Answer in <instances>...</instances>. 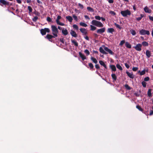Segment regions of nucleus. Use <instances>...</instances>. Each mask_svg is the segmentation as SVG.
<instances>
[{
	"label": "nucleus",
	"instance_id": "63",
	"mask_svg": "<svg viewBox=\"0 0 153 153\" xmlns=\"http://www.w3.org/2000/svg\"><path fill=\"white\" fill-rule=\"evenodd\" d=\"M17 2L19 4H21L22 1L21 0H16Z\"/></svg>",
	"mask_w": 153,
	"mask_h": 153
},
{
	"label": "nucleus",
	"instance_id": "31",
	"mask_svg": "<svg viewBox=\"0 0 153 153\" xmlns=\"http://www.w3.org/2000/svg\"><path fill=\"white\" fill-rule=\"evenodd\" d=\"M136 108L138 109L139 111H143V109L141 108V107L139 105H137L136 106Z\"/></svg>",
	"mask_w": 153,
	"mask_h": 153
},
{
	"label": "nucleus",
	"instance_id": "60",
	"mask_svg": "<svg viewBox=\"0 0 153 153\" xmlns=\"http://www.w3.org/2000/svg\"><path fill=\"white\" fill-rule=\"evenodd\" d=\"M142 19V18H141V17H139L136 18V19L138 21H140Z\"/></svg>",
	"mask_w": 153,
	"mask_h": 153
},
{
	"label": "nucleus",
	"instance_id": "2",
	"mask_svg": "<svg viewBox=\"0 0 153 153\" xmlns=\"http://www.w3.org/2000/svg\"><path fill=\"white\" fill-rule=\"evenodd\" d=\"M51 28L52 31V34L55 37H57V34L59 33V30L57 27L54 25H52L51 26Z\"/></svg>",
	"mask_w": 153,
	"mask_h": 153
},
{
	"label": "nucleus",
	"instance_id": "61",
	"mask_svg": "<svg viewBox=\"0 0 153 153\" xmlns=\"http://www.w3.org/2000/svg\"><path fill=\"white\" fill-rule=\"evenodd\" d=\"M85 38L87 40L89 41V37L87 36H86L85 37Z\"/></svg>",
	"mask_w": 153,
	"mask_h": 153
},
{
	"label": "nucleus",
	"instance_id": "1",
	"mask_svg": "<svg viewBox=\"0 0 153 153\" xmlns=\"http://www.w3.org/2000/svg\"><path fill=\"white\" fill-rule=\"evenodd\" d=\"M91 23L92 25L98 27H103L104 26L103 25L101 22L95 20H93Z\"/></svg>",
	"mask_w": 153,
	"mask_h": 153
},
{
	"label": "nucleus",
	"instance_id": "42",
	"mask_svg": "<svg viewBox=\"0 0 153 153\" xmlns=\"http://www.w3.org/2000/svg\"><path fill=\"white\" fill-rule=\"evenodd\" d=\"M84 52L87 55H88L90 54V53L89 51L87 49L85 50Z\"/></svg>",
	"mask_w": 153,
	"mask_h": 153
},
{
	"label": "nucleus",
	"instance_id": "45",
	"mask_svg": "<svg viewBox=\"0 0 153 153\" xmlns=\"http://www.w3.org/2000/svg\"><path fill=\"white\" fill-rule=\"evenodd\" d=\"M29 11V13H31L32 12V9L31 7L30 6H28L27 7Z\"/></svg>",
	"mask_w": 153,
	"mask_h": 153
},
{
	"label": "nucleus",
	"instance_id": "58",
	"mask_svg": "<svg viewBox=\"0 0 153 153\" xmlns=\"http://www.w3.org/2000/svg\"><path fill=\"white\" fill-rule=\"evenodd\" d=\"M108 2L109 3L112 4L114 2L113 0H108Z\"/></svg>",
	"mask_w": 153,
	"mask_h": 153
},
{
	"label": "nucleus",
	"instance_id": "59",
	"mask_svg": "<svg viewBox=\"0 0 153 153\" xmlns=\"http://www.w3.org/2000/svg\"><path fill=\"white\" fill-rule=\"evenodd\" d=\"M93 35L95 38H97L98 37V35L97 33H94L93 34Z\"/></svg>",
	"mask_w": 153,
	"mask_h": 153
},
{
	"label": "nucleus",
	"instance_id": "40",
	"mask_svg": "<svg viewBox=\"0 0 153 153\" xmlns=\"http://www.w3.org/2000/svg\"><path fill=\"white\" fill-rule=\"evenodd\" d=\"M141 83L143 87L146 88V82L143 81Z\"/></svg>",
	"mask_w": 153,
	"mask_h": 153
},
{
	"label": "nucleus",
	"instance_id": "15",
	"mask_svg": "<svg viewBox=\"0 0 153 153\" xmlns=\"http://www.w3.org/2000/svg\"><path fill=\"white\" fill-rule=\"evenodd\" d=\"M126 73L128 76L130 78L133 79L134 78V76L133 75V73H131L127 71H126Z\"/></svg>",
	"mask_w": 153,
	"mask_h": 153
},
{
	"label": "nucleus",
	"instance_id": "37",
	"mask_svg": "<svg viewBox=\"0 0 153 153\" xmlns=\"http://www.w3.org/2000/svg\"><path fill=\"white\" fill-rule=\"evenodd\" d=\"M73 27L74 29H75L76 30H78L79 29L78 26L74 24L73 25Z\"/></svg>",
	"mask_w": 153,
	"mask_h": 153
},
{
	"label": "nucleus",
	"instance_id": "18",
	"mask_svg": "<svg viewBox=\"0 0 153 153\" xmlns=\"http://www.w3.org/2000/svg\"><path fill=\"white\" fill-rule=\"evenodd\" d=\"M110 68L111 69L112 71H116V67L114 65H110Z\"/></svg>",
	"mask_w": 153,
	"mask_h": 153
},
{
	"label": "nucleus",
	"instance_id": "16",
	"mask_svg": "<svg viewBox=\"0 0 153 153\" xmlns=\"http://www.w3.org/2000/svg\"><path fill=\"white\" fill-rule=\"evenodd\" d=\"M145 12L146 13H150L151 12V10L149 9L147 6L145 7L144 8Z\"/></svg>",
	"mask_w": 153,
	"mask_h": 153
},
{
	"label": "nucleus",
	"instance_id": "8",
	"mask_svg": "<svg viewBox=\"0 0 153 153\" xmlns=\"http://www.w3.org/2000/svg\"><path fill=\"white\" fill-rule=\"evenodd\" d=\"M142 44L139 43L137 44L136 46L133 47V48H134L137 51H140L142 50Z\"/></svg>",
	"mask_w": 153,
	"mask_h": 153
},
{
	"label": "nucleus",
	"instance_id": "19",
	"mask_svg": "<svg viewBox=\"0 0 153 153\" xmlns=\"http://www.w3.org/2000/svg\"><path fill=\"white\" fill-rule=\"evenodd\" d=\"M99 63L100 65L103 66L105 68H107V67L106 65L105 64L104 62L102 60H100L99 61Z\"/></svg>",
	"mask_w": 153,
	"mask_h": 153
},
{
	"label": "nucleus",
	"instance_id": "29",
	"mask_svg": "<svg viewBox=\"0 0 153 153\" xmlns=\"http://www.w3.org/2000/svg\"><path fill=\"white\" fill-rule=\"evenodd\" d=\"M138 73H140V75H143L145 74L146 70L145 69H144L141 71H138Z\"/></svg>",
	"mask_w": 153,
	"mask_h": 153
},
{
	"label": "nucleus",
	"instance_id": "62",
	"mask_svg": "<svg viewBox=\"0 0 153 153\" xmlns=\"http://www.w3.org/2000/svg\"><path fill=\"white\" fill-rule=\"evenodd\" d=\"M153 115V110H151L150 111V113H149V115Z\"/></svg>",
	"mask_w": 153,
	"mask_h": 153
},
{
	"label": "nucleus",
	"instance_id": "11",
	"mask_svg": "<svg viewBox=\"0 0 153 153\" xmlns=\"http://www.w3.org/2000/svg\"><path fill=\"white\" fill-rule=\"evenodd\" d=\"M105 30V27H103L102 28L98 29L97 31V33L101 34L103 33Z\"/></svg>",
	"mask_w": 153,
	"mask_h": 153
},
{
	"label": "nucleus",
	"instance_id": "43",
	"mask_svg": "<svg viewBox=\"0 0 153 153\" xmlns=\"http://www.w3.org/2000/svg\"><path fill=\"white\" fill-rule=\"evenodd\" d=\"M125 43V40H122L121 41V42L119 44V45H120L121 46H122Z\"/></svg>",
	"mask_w": 153,
	"mask_h": 153
},
{
	"label": "nucleus",
	"instance_id": "21",
	"mask_svg": "<svg viewBox=\"0 0 153 153\" xmlns=\"http://www.w3.org/2000/svg\"><path fill=\"white\" fill-rule=\"evenodd\" d=\"M71 42L73 43L74 45L76 47H77L78 46V43L74 40L71 39Z\"/></svg>",
	"mask_w": 153,
	"mask_h": 153
},
{
	"label": "nucleus",
	"instance_id": "7",
	"mask_svg": "<svg viewBox=\"0 0 153 153\" xmlns=\"http://www.w3.org/2000/svg\"><path fill=\"white\" fill-rule=\"evenodd\" d=\"M3 5L5 6H9V3L5 0H0V5L3 6Z\"/></svg>",
	"mask_w": 153,
	"mask_h": 153
},
{
	"label": "nucleus",
	"instance_id": "36",
	"mask_svg": "<svg viewBox=\"0 0 153 153\" xmlns=\"http://www.w3.org/2000/svg\"><path fill=\"white\" fill-rule=\"evenodd\" d=\"M87 9L89 11L91 12L94 11V10L93 8L91 7H87Z\"/></svg>",
	"mask_w": 153,
	"mask_h": 153
},
{
	"label": "nucleus",
	"instance_id": "28",
	"mask_svg": "<svg viewBox=\"0 0 153 153\" xmlns=\"http://www.w3.org/2000/svg\"><path fill=\"white\" fill-rule=\"evenodd\" d=\"M142 45L144 46H147L149 45V44L146 42L144 41L142 42Z\"/></svg>",
	"mask_w": 153,
	"mask_h": 153
},
{
	"label": "nucleus",
	"instance_id": "4",
	"mask_svg": "<svg viewBox=\"0 0 153 153\" xmlns=\"http://www.w3.org/2000/svg\"><path fill=\"white\" fill-rule=\"evenodd\" d=\"M40 31L41 34L43 36L45 35L47 32L49 33L50 32V30L48 28H45L44 29H41L40 30Z\"/></svg>",
	"mask_w": 153,
	"mask_h": 153
},
{
	"label": "nucleus",
	"instance_id": "50",
	"mask_svg": "<svg viewBox=\"0 0 153 153\" xmlns=\"http://www.w3.org/2000/svg\"><path fill=\"white\" fill-rule=\"evenodd\" d=\"M57 24V25H61V26H64L65 25V24L64 23H62V22H58L57 23H56Z\"/></svg>",
	"mask_w": 153,
	"mask_h": 153
},
{
	"label": "nucleus",
	"instance_id": "44",
	"mask_svg": "<svg viewBox=\"0 0 153 153\" xmlns=\"http://www.w3.org/2000/svg\"><path fill=\"white\" fill-rule=\"evenodd\" d=\"M114 25L117 28L119 29H121L122 27L120 26L119 25L116 24V23L114 24Z\"/></svg>",
	"mask_w": 153,
	"mask_h": 153
},
{
	"label": "nucleus",
	"instance_id": "9",
	"mask_svg": "<svg viewBox=\"0 0 153 153\" xmlns=\"http://www.w3.org/2000/svg\"><path fill=\"white\" fill-rule=\"evenodd\" d=\"M104 50L108 52L109 54L111 55H114V53L113 51L110 49H109L108 47L104 46Z\"/></svg>",
	"mask_w": 153,
	"mask_h": 153
},
{
	"label": "nucleus",
	"instance_id": "3",
	"mask_svg": "<svg viewBox=\"0 0 153 153\" xmlns=\"http://www.w3.org/2000/svg\"><path fill=\"white\" fill-rule=\"evenodd\" d=\"M120 13L123 17H126L127 15H130L131 14V12L128 10H127L125 11H121Z\"/></svg>",
	"mask_w": 153,
	"mask_h": 153
},
{
	"label": "nucleus",
	"instance_id": "46",
	"mask_svg": "<svg viewBox=\"0 0 153 153\" xmlns=\"http://www.w3.org/2000/svg\"><path fill=\"white\" fill-rule=\"evenodd\" d=\"M73 17L74 19L76 22L78 21V18L77 16H76L75 15H73Z\"/></svg>",
	"mask_w": 153,
	"mask_h": 153
},
{
	"label": "nucleus",
	"instance_id": "56",
	"mask_svg": "<svg viewBox=\"0 0 153 153\" xmlns=\"http://www.w3.org/2000/svg\"><path fill=\"white\" fill-rule=\"evenodd\" d=\"M125 66L126 67V68H127V69H128L129 68V66L127 63H125Z\"/></svg>",
	"mask_w": 153,
	"mask_h": 153
},
{
	"label": "nucleus",
	"instance_id": "33",
	"mask_svg": "<svg viewBox=\"0 0 153 153\" xmlns=\"http://www.w3.org/2000/svg\"><path fill=\"white\" fill-rule=\"evenodd\" d=\"M124 87L126 88L128 90H129L131 89V87L127 84H125L124 85Z\"/></svg>",
	"mask_w": 153,
	"mask_h": 153
},
{
	"label": "nucleus",
	"instance_id": "25",
	"mask_svg": "<svg viewBox=\"0 0 153 153\" xmlns=\"http://www.w3.org/2000/svg\"><path fill=\"white\" fill-rule=\"evenodd\" d=\"M62 33L65 35H66L68 33V30L66 29H65V30H62Z\"/></svg>",
	"mask_w": 153,
	"mask_h": 153
},
{
	"label": "nucleus",
	"instance_id": "10",
	"mask_svg": "<svg viewBox=\"0 0 153 153\" xmlns=\"http://www.w3.org/2000/svg\"><path fill=\"white\" fill-rule=\"evenodd\" d=\"M80 30L83 35H86L88 33L87 30L84 28H80Z\"/></svg>",
	"mask_w": 153,
	"mask_h": 153
},
{
	"label": "nucleus",
	"instance_id": "12",
	"mask_svg": "<svg viewBox=\"0 0 153 153\" xmlns=\"http://www.w3.org/2000/svg\"><path fill=\"white\" fill-rule=\"evenodd\" d=\"M104 46H102L104 48ZM104 50V49H103L102 47H100L99 48V51L100 53H101L105 54H108L106 52H105Z\"/></svg>",
	"mask_w": 153,
	"mask_h": 153
},
{
	"label": "nucleus",
	"instance_id": "55",
	"mask_svg": "<svg viewBox=\"0 0 153 153\" xmlns=\"http://www.w3.org/2000/svg\"><path fill=\"white\" fill-rule=\"evenodd\" d=\"M95 68L97 69H100V67L98 64H96L95 65Z\"/></svg>",
	"mask_w": 153,
	"mask_h": 153
},
{
	"label": "nucleus",
	"instance_id": "22",
	"mask_svg": "<svg viewBox=\"0 0 153 153\" xmlns=\"http://www.w3.org/2000/svg\"><path fill=\"white\" fill-rule=\"evenodd\" d=\"M125 46L127 48H131V45L128 42H125Z\"/></svg>",
	"mask_w": 153,
	"mask_h": 153
},
{
	"label": "nucleus",
	"instance_id": "23",
	"mask_svg": "<svg viewBox=\"0 0 153 153\" xmlns=\"http://www.w3.org/2000/svg\"><path fill=\"white\" fill-rule=\"evenodd\" d=\"M91 59L92 61L95 64H97L98 62L97 60L96 59L93 57H91Z\"/></svg>",
	"mask_w": 153,
	"mask_h": 153
},
{
	"label": "nucleus",
	"instance_id": "24",
	"mask_svg": "<svg viewBox=\"0 0 153 153\" xmlns=\"http://www.w3.org/2000/svg\"><path fill=\"white\" fill-rule=\"evenodd\" d=\"M66 19L68 20L70 22H72L73 20L72 17L70 16H67L66 17Z\"/></svg>",
	"mask_w": 153,
	"mask_h": 153
},
{
	"label": "nucleus",
	"instance_id": "53",
	"mask_svg": "<svg viewBox=\"0 0 153 153\" xmlns=\"http://www.w3.org/2000/svg\"><path fill=\"white\" fill-rule=\"evenodd\" d=\"M59 40L63 44L64 43V39L63 38H60L59 39Z\"/></svg>",
	"mask_w": 153,
	"mask_h": 153
},
{
	"label": "nucleus",
	"instance_id": "27",
	"mask_svg": "<svg viewBox=\"0 0 153 153\" xmlns=\"http://www.w3.org/2000/svg\"><path fill=\"white\" fill-rule=\"evenodd\" d=\"M111 76L113 79L114 81H116L117 79V77L115 74H112L111 75Z\"/></svg>",
	"mask_w": 153,
	"mask_h": 153
},
{
	"label": "nucleus",
	"instance_id": "48",
	"mask_svg": "<svg viewBox=\"0 0 153 153\" xmlns=\"http://www.w3.org/2000/svg\"><path fill=\"white\" fill-rule=\"evenodd\" d=\"M109 13L114 16L116 15V13L114 11L111 10L109 11Z\"/></svg>",
	"mask_w": 153,
	"mask_h": 153
},
{
	"label": "nucleus",
	"instance_id": "41",
	"mask_svg": "<svg viewBox=\"0 0 153 153\" xmlns=\"http://www.w3.org/2000/svg\"><path fill=\"white\" fill-rule=\"evenodd\" d=\"M78 5L79 7L81 9H83L84 8V6L82 4L80 3H78Z\"/></svg>",
	"mask_w": 153,
	"mask_h": 153
},
{
	"label": "nucleus",
	"instance_id": "51",
	"mask_svg": "<svg viewBox=\"0 0 153 153\" xmlns=\"http://www.w3.org/2000/svg\"><path fill=\"white\" fill-rule=\"evenodd\" d=\"M138 69V67H133V68H132V70L133 71H136Z\"/></svg>",
	"mask_w": 153,
	"mask_h": 153
},
{
	"label": "nucleus",
	"instance_id": "30",
	"mask_svg": "<svg viewBox=\"0 0 153 153\" xmlns=\"http://www.w3.org/2000/svg\"><path fill=\"white\" fill-rule=\"evenodd\" d=\"M91 29L90 30L92 31H94L97 29V27L92 25H90Z\"/></svg>",
	"mask_w": 153,
	"mask_h": 153
},
{
	"label": "nucleus",
	"instance_id": "54",
	"mask_svg": "<svg viewBox=\"0 0 153 153\" xmlns=\"http://www.w3.org/2000/svg\"><path fill=\"white\" fill-rule=\"evenodd\" d=\"M47 20L48 22H51L52 21L51 19L49 17H47Z\"/></svg>",
	"mask_w": 153,
	"mask_h": 153
},
{
	"label": "nucleus",
	"instance_id": "14",
	"mask_svg": "<svg viewBox=\"0 0 153 153\" xmlns=\"http://www.w3.org/2000/svg\"><path fill=\"white\" fill-rule=\"evenodd\" d=\"M151 52L149 50H147L146 51V54L147 57L148 58H149L151 56Z\"/></svg>",
	"mask_w": 153,
	"mask_h": 153
},
{
	"label": "nucleus",
	"instance_id": "52",
	"mask_svg": "<svg viewBox=\"0 0 153 153\" xmlns=\"http://www.w3.org/2000/svg\"><path fill=\"white\" fill-rule=\"evenodd\" d=\"M149 80V77H146L144 78L145 81H148Z\"/></svg>",
	"mask_w": 153,
	"mask_h": 153
},
{
	"label": "nucleus",
	"instance_id": "26",
	"mask_svg": "<svg viewBox=\"0 0 153 153\" xmlns=\"http://www.w3.org/2000/svg\"><path fill=\"white\" fill-rule=\"evenodd\" d=\"M151 91V89H149L147 92L148 95L149 97H151L152 96Z\"/></svg>",
	"mask_w": 153,
	"mask_h": 153
},
{
	"label": "nucleus",
	"instance_id": "20",
	"mask_svg": "<svg viewBox=\"0 0 153 153\" xmlns=\"http://www.w3.org/2000/svg\"><path fill=\"white\" fill-rule=\"evenodd\" d=\"M114 31V30L113 28H108L107 30V32L110 33L111 34L113 33Z\"/></svg>",
	"mask_w": 153,
	"mask_h": 153
},
{
	"label": "nucleus",
	"instance_id": "57",
	"mask_svg": "<svg viewBox=\"0 0 153 153\" xmlns=\"http://www.w3.org/2000/svg\"><path fill=\"white\" fill-rule=\"evenodd\" d=\"M149 19L150 20L153 21V17L151 16H149Z\"/></svg>",
	"mask_w": 153,
	"mask_h": 153
},
{
	"label": "nucleus",
	"instance_id": "34",
	"mask_svg": "<svg viewBox=\"0 0 153 153\" xmlns=\"http://www.w3.org/2000/svg\"><path fill=\"white\" fill-rule=\"evenodd\" d=\"M116 67H117V68L118 69H119L121 71H122L123 70V68H122V67L120 65H119V64H117L116 65Z\"/></svg>",
	"mask_w": 153,
	"mask_h": 153
},
{
	"label": "nucleus",
	"instance_id": "64",
	"mask_svg": "<svg viewBox=\"0 0 153 153\" xmlns=\"http://www.w3.org/2000/svg\"><path fill=\"white\" fill-rule=\"evenodd\" d=\"M84 17H85V18L86 19H89V18L88 16L87 15L85 16Z\"/></svg>",
	"mask_w": 153,
	"mask_h": 153
},
{
	"label": "nucleus",
	"instance_id": "38",
	"mask_svg": "<svg viewBox=\"0 0 153 153\" xmlns=\"http://www.w3.org/2000/svg\"><path fill=\"white\" fill-rule=\"evenodd\" d=\"M88 65L90 69H93L94 68V66L91 63H90L88 64Z\"/></svg>",
	"mask_w": 153,
	"mask_h": 153
},
{
	"label": "nucleus",
	"instance_id": "5",
	"mask_svg": "<svg viewBox=\"0 0 153 153\" xmlns=\"http://www.w3.org/2000/svg\"><path fill=\"white\" fill-rule=\"evenodd\" d=\"M139 33L141 35H145L146 34L149 35L150 34V32L149 30H146L143 29H142L140 30Z\"/></svg>",
	"mask_w": 153,
	"mask_h": 153
},
{
	"label": "nucleus",
	"instance_id": "6",
	"mask_svg": "<svg viewBox=\"0 0 153 153\" xmlns=\"http://www.w3.org/2000/svg\"><path fill=\"white\" fill-rule=\"evenodd\" d=\"M55 37L54 35L53 36L50 34H47L45 38L48 39L49 41L53 42V41L52 40V38H54Z\"/></svg>",
	"mask_w": 153,
	"mask_h": 153
},
{
	"label": "nucleus",
	"instance_id": "49",
	"mask_svg": "<svg viewBox=\"0 0 153 153\" xmlns=\"http://www.w3.org/2000/svg\"><path fill=\"white\" fill-rule=\"evenodd\" d=\"M95 19L97 20H100L101 19V18L99 16H95Z\"/></svg>",
	"mask_w": 153,
	"mask_h": 153
},
{
	"label": "nucleus",
	"instance_id": "32",
	"mask_svg": "<svg viewBox=\"0 0 153 153\" xmlns=\"http://www.w3.org/2000/svg\"><path fill=\"white\" fill-rule=\"evenodd\" d=\"M79 24L80 26L84 27H86L87 26V25L84 22H81Z\"/></svg>",
	"mask_w": 153,
	"mask_h": 153
},
{
	"label": "nucleus",
	"instance_id": "35",
	"mask_svg": "<svg viewBox=\"0 0 153 153\" xmlns=\"http://www.w3.org/2000/svg\"><path fill=\"white\" fill-rule=\"evenodd\" d=\"M130 32L132 35L134 36L136 34V31L134 30H130Z\"/></svg>",
	"mask_w": 153,
	"mask_h": 153
},
{
	"label": "nucleus",
	"instance_id": "13",
	"mask_svg": "<svg viewBox=\"0 0 153 153\" xmlns=\"http://www.w3.org/2000/svg\"><path fill=\"white\" fill-rule=\"evenodd\" d=\"M70 34L73 37H76L77 36L76 32L72 30H71Z\"/></svg>",
	"mask_w": 153,
	"mask_h": 153
},
{
	"label": "nucleus",
	"instance_id": "39",
	"mask_svg": "<svg viewBox=\"0 0 153 153\" xmlns=\"http://www.w3.org/2000/svg\"><path fill=\"white\" fill-rule=\"evenodd\" d=\"M62 18L61 16H58L57 17V19L56 20V22L57 23L58 22H59V20L60 19H61Z\"/></svg>",
	"mask_w": 153,
	"mask_h": 153
},
{
	"label": "nucleus",
	"instance_id": "17",
	"mask_svg": "<svg viewBox=\"0 0 153 153\" xmlns=\"http://www.w3.org/2000/svg\"><path fill=\"white\" fill-rule=\"evenodd\" d=\"M79 55L82 60H84L86 59V58L85 56L81 52H79Z\"/></svg>",
	"mask_w": 153,
	"mask_h": 153
},
{
	"label": "nucleus",
	"instance_id": "47",
	"mask_svg": "<svg viewBox=\"0 0 153 153\" xmlns=\"http://www.w3.org/2000/svg\"><path fill=\"white\" fill-rule=\"evenodd\" d=\"M38 17L37 16H36L32 19V20L33 21L35 22L38 19Z\"/></svg>",
	"mask_w": 153,
	"mask_h": 153
}]
</instances>
